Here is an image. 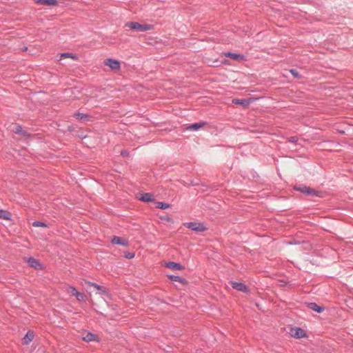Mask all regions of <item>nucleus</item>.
<instances>
[{"label":"nucleus","mask_w":353,"mask_h":353,"mask_svg":"<svg viewBox=\"0 0 353 353\" xmlns=\"http://www.w3.org/2000/svg\"><path fill=\"white\" fill-rule=\"evenodd\" d=\"M125 26L136 32H145L153 28V26L150 24H140L138 22H128L125 24Z\"/></svg>","instance_id":"nucleus-1"},{"label":"nucleus","mask_w":353,"mask_h":353,"mask_svg":"<svg viewBox=\"0 0 353 353\" xmlns=\"http://www.w3.org/2000/svg\"><path fill=\"white\" fill-rule=\"evenodd\" d=\"M294 189L306 195L315 196L319 197L322 196L321 192L316 191L306 185L295 186Z\"/></svg>","instance_id":"nucleus-2"},{"label":"nucleus","mask_w":353,"mask_h":353,"mask_svg":"<svg viewBox=\"0 0 353 353\" xmlns=\"http://www.w3.org/2000/svg\"><path fill=\"white\" fill-rule=\"evenodd\" d=\"M184 225L187 228L197 232H204L206 230L205 226L203 223L197 222H187L184 223Z\"/></svg>","instance_id":"nucleus-3"},{"label":"nucleus","mask_w":353,"mask_h":353,"mask_svg":"<svg viewBox=\"0 0 353 353\" xmlns=\"http://www.w3.org/2000/svg\"><path fill=\"white\" fill-rule=\"evenodd\" d=\"M26 261L30 267L36 270H42L43 268V264L38 260L32 257L26 258Z\"/></svg>","instance_id":"nucleus-4"},{"label":"nucleus","mask_w":353,"mask_h":353,"mask_svg":"<svg viewBox=\"0 0 353 353\" xmlns=\"http://www.w3.org/2000/svg\"><path fill=\"white\" fill-rule=\"evenodd\" d=\"M104 65L108 66L112 70H119L121 68L120 63L113 59H107L104 61Z\"/></svg>","instance_id":"nucleus-5"},{"label":"nucleus","mask_w":353,"mask_h":353,"mask_svg":"<svg viewBox=\"0 0 353 353\" xmlns=\"http://www.w3.org/2000/svg\"><path fill=\"white\" fill-rule=\"evenodd\" d=\"M85 283L88 285V287H93L96 290H99V293L100 294H107L106 290L104 287H103L100 285H98L95 283L90 282V281H85Z\"/></svg>","instance_id":"nucleus-6"},{"label":"nucleus","mask_w":353,"mask_h":353,"mask_svg":"<svg viewBox=\"0 0 353 353\" xmlns=\"http://www.w3.org/2000/svg\"><path fill=\"white\" fill-rule=\"evenodd\" d=\"M139 200L143 202H153V194L151 193H141L138 197Z\"/></svg>","instance_id":"nucleus-7"},{"label":"nucleus","mask_w":353,"mask_h":353,"mask_svg":"<svg viewBox=\"0 0 353 353\" xmlns=\"http://www.w3.org/2000/svg\"><path fill=\"white\" fill-rule=\"evenodd\" d=\"M112 243L116 245H120L123 246H127L128 245V242L126 239L119 237V236H114L111 241Z\"/></svg>","instance_id":"nucleus-8"},{"label":"nucleus","mask_w":353,"mask_h":353,"mask_svg":"<svg viewBox=\"0 0 353 353\" xmlns=\"http://www.w3.org/2000/svg\"><path fill=\"white\" fill-rule=\"evenodd\" d=\"M232 284V287L238 290V291H240V292H246L247 290H248V288L247 286L242 283H239V282H236V281H232L231 283Z\"/></svg>","instance_id":"nucleus-9"},{"label":"nucleus","mask_w":353,"mask_h":353,"mask_svg":"<svg viewBox=\"0 0 353 353\" xmlns=\"http://www.w3.org/2000/svg\"><path fill=\"white\" fill-rule=\"evenodd\" d=\"M34 334L32 331H28L25 336L22 339L23 345H28L34 339Z\"/></svg>","instance_id":"nucleus-10"},{"label":"nucleus","mask_w":353,"mask_h":353,"mask_svg":"<svg viewBox=\"0 0 353 353\" xmlns=\"http://www.w3.org/2000/svg\"><path fill=\"white\" fill-rule=\"evenodd\" d=\"M35 3L44 6H57L58 2L57 0H34Z\"/></svg>","instance_id":"nucleus-11"},{"label":"nucleus","mask_w":353,"mask_h":353,"mask_svg":"<svg viewBox=\"0 0 353 353\" xmlns=\"http://www.w3.org/2000/svg\"><path fill=\"white\" fill-rule=\"evenodd\" d=\"M232 103L247 107L250 104V101L245 99H234L232 100Z\"/></svg>","instance_id":"nucleus-12"},{"label":"nucleus","mask_w":353,"mask_h":353,"mask_svg":"<svg viewBox=\"0 0 353 353\" xmlns=\"http://www.w3.org/2000/svg\"><path fill=\"white\" fill-rule=\"evenodd\" d=\"M225 57L230 58L234 60H243L244 59V55L237 54V53H233V52H228L225 54Z\"/></svg>","instance_id":"nucleus-13"},{"label":"nucleus","mask_w":353,"mask_h":353,"mask_svg":"<svg viewBox=\"0 0 353 353\" xmlns=\"http://www.w3.org/2000/svg\"><path fill=\"white\" fill-rule=\"evenodd\" d=\"M166 267L172 270H183V266L178 263L175 262H168L166 265Z\"/></svg>","instance_id":"nucleus-14"},{"label":"nucleus","mask_w":353,"mask_h":353,"mask_svg":"<svg viewBox=\"0 0 353 353\" xmlns=\"http://www.w3.org/2000/svg\"><path fill=\"white\" fill-rule=\"evenodd\" d=\"M291 334H292V336H293L297 339H300L303 336L304 331L301 328L297 327L295 330H292Z\"/></svg>","instance_id":"nucleus-15"},{"label":"nucleus","mask_w":353,"mask_h":353,"mask_svg":"<svg viewBox=\"0 0 353 353\" xmlns=\"http://www.w3.org/2000/svg\"><path fill=\"white\" fill-rule=\"evenodd\" d=\"M308 307L310 309H311L313 311H315L318 313L322 312L324 310V308L323 307L318 305L316 303H310L308 304Z\"/></svg>","instance_id":"nucleus-16"},{"label":"nucleus","mask_w":353,"mask_h":353,"mask_svg":"<svg viewBox=\"0 0 353 353\" xmlns=\"http://www.w3.org/2000/svg\"><path fill=\"white\" fill-rule=\"evenodd\" d=\"M0 219H3L5 220H10L11 219L10 212L7 210H0Z\"/></svg>","instance_id":"nucleus-17"},{"label":"nucleus","mask_w":353,"mask_h":353,"mask_svg":"<svg viewBox=\"0 0 353 353\" xmlns=\"http://www.w3.org/2000/svg\"><path fill=\"white\" fill-rule=\"evenodd\" d=\"M168 277L172 281H177V282H179V283H186V280L185 279H182V278H181L179 276L168 275Z\"/></svg>","instance_id":"nucleus-18"},{"label":"nucleus","mask_w":353,"mask_h":353,"mask_svg":"<svg viewBox=\"0 0 353 353\" xmlns=\"http://www.w3.org/2000/svg\"><path fill=\"white\" fill-rule=\"evenodd\" d=\"M96 335H94V334H92V333H88L83 338V341H86V342H91V341H95L96 339Z\"/></svg>","instance_id":"nucleus-19"},{"label":"nucleus","mask_w":353,"mask_h":353,"mask_svg":"<svg viewBox=\"0 0 353 353\" xmlns=\"http://www.w3.org/2000/svg\"><path fill=\"white\" fill-rule=\"evenodd\" d=\"M156 207L159 209L165 210L170 207V205L164 202H156Z\"/></svg>","instance_id":"nucleus-20"},{"label":"nucleus","mask_w":353,"mask_h":353,"mask_svg":"<svg viewBox=\"0 0 353 353\" xmlns=\"http://www.w3.org/2000/svg\"><path fill=\"white\" fill-rule=\"evenodd\" d=\"M203 125V123H195L188 126L187 129L190 130L196 131L198 129H199Z\"/></svg>","instance_id":"nucleus-21"},{"label":"nucleus","mask_w":353,"mask_h":353,"mask_svg":"<svg viewBox=\"0 0 353 353\" xmlns=\"http://www.w3.org/2000/svg\"><path fill=\"white\" fill-rule=\"evenodd\" d=\"M74 117L79 120L85 121L87 119V118L88 117V115L81 113V112H76L74 114Z\"/></svg>","instance_id":"nucleus-22"},{"label":"nucleus","mask_w":353,"mask_h":353,"mask_svg":"<svg viewBox=\"0 0 353 353\" xmlns=\"http://www.w3.org/2000/svg\"><path fill=\"white\" fill-rule=\"evenodd\" d=\"M66 292L72 296H75L76 293L78 292L77 289L73 286H68L66 288Z\"/></svg>","instance_id":"nucleus-23"},{"label":"nucleus","mask_w":353,"mask_h":353,"mask_svg":"<svg viewBox=\"0 0 353 353\" xmlns=\"http://www.w3.org/2000/svg\"><path fill=\"white\" fill-rule=\"evenodd\" d=\"M61 58H72L73 59H77V57L75 54L70 53H62L61 54Z\"/></svg>","instance_id":"nucleus-24"},{"label":"nucleus","mask_w":353,"mask_h":353,"mask_svg":"<svg viewBox=\"0 0 353 353\" xmlns=\"http://www.w3.org/2000/svg\"><path fill=\"white\" fill-rule=\"evenodd\" d=\"M32 225L34 227H47V224L46 223L38 221H34L32 223Z\"/></svg>","instance_id":"nucleus-25"},{"label":"nucleus","mask_w":353,"mask_h":353,"mask_svg":"<svg viewBox=\"0 0 353 353\" xmlns=\"http://www.w3.org/2000/svg\"><path fill=\"white\" fill-rule=\"evenodd\" d=\"M290 72L294 78L301 79V75L299 74V72L296 70L291 69Z\"/></svg>","instance_id":"nucleus-26"},{"label":"nucleus","mask_w":353,"mask_h":353,"mask_svg":"<svg viewBox=\"0 0 353 353\" xmlns=\"http://www.w3.org/2000/svg\"><path fill=\"white\" fill-rule=\"evenodd\" d=\"M79 301H81L84 299V294L81 292H79V291L76 293L75 296H74Z\"/></svg>","instance_id":"nucleus-27"},{"label":"nucleus","mask_w":353,"mask_h":353,"mask_svg":"<svg viewBox=\"0 0 353 353\" xmlns=\"http://www.w3.org/2000/svg\"><path fill=\"white\" fill-rule=\"evenodd\" d=\"M14 132L16 134H21L22 133V128L20 125H17L14 130Z\"/></svg>","instance_id":"nucleus-28"},{"label":"nucleus","mask_w":353,"mask_h":353,"mask_svg":"<svg viewBox=\"0 0 353 353\" xmlns=\"http://www.w3.org/2000/svg\"><path fill=\"white\" fill-rule=\"evenodd\" d=\"M289 142L290 143H296L298 141L296 137H291L288 139Z\"/></svg>","instance_id":"nucleus-29"},{"label":"nucleus","mask_w":353,"mask_h":353,"mask_svg":"<svg viewBox=\"0 0 353 353\" xmlns=\"http://www.w3.org/2000/svg\"><path fill=\"white\" fill-rule=\"evenodd\" d=\"M121 154L122 156H127L128 155V152L125 151V150H123V151L121 152Z\"/></svg>","instance_id":"nucleus-30"},{"label":"nucleus","mask_w":353,"mask_h":353,"mask_svg":"<svg viewBox=\"0 0 353 353\" xmlns=\"http://www.w3.org/2000/svg\"><path fill=\"white\" fill-rule=\"evenodd\" d=\"M126 256L128 259H132L134 256V255L133 254L129 253Z\"/></svg>","instance_id":"nucleus-31"}]
</instances>
